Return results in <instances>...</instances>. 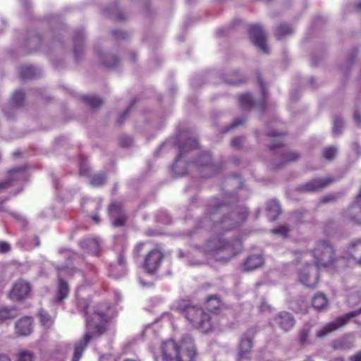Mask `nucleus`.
Returning <instances> with one entry per match:
<instances>
[{
    "mask_svg": "<svg viewBox=\"0 0 361 361\" xmlns=\"http://www.w3.org/2000/svg\"><path fill=\"white\" fill-rule=\"evenodd\" d=\"M182 159H180L178 162L177 163V164L175 166L176 163V159L175 160V162L173 163V169L175 172H176V173H178V171H177V167L180 163V161H181Z\"/></svg>",
    "mask_w": 361,
    "mask_h": 361,
    "instance_id": "obj_62",
    "label": "nucleus"
},
{
    "mask_svg": "<svg viewBox=\"0 0 361 361\" xmlns=\"http://www.w3.org/2000/svg\"><path fill=\"white\" fill-rule=\"evenodd\" d=\"M286 134L285 133L281 132H275L272 131L267 134V137L269 141L271 142V145H269V149L271 151H273L277 148H280L283 147V137Z\"/></svg>",
    "mask_w": 361,
    "mask_h": 361,
    "instance_id": "obj_21",
    "label": "nucleus"
},
{
    "mask_svg": "<svg viewBox=\"0 0 361 361\" xmlns=\"http://www.w3.org/2000/svg\"><path fill=\"white\" fill-rule=\"evenodd\" d=\"M300 157V154L295 151H287L281 154L280 163L275 164L274 169H279L283 166L285 164L295 161Z\"/></svg>",
    "mask_w": 361,
    "mask_h": 361,
    "instance_id": "obj_24",
    "label": "nucleus"
},
{
    "mask_svg": "<svg viewBox=\"0 0 361 361\" xmlns=\"http://www.w3.org/2000/svg\"><path fill=\"white\" fill-rule=\"evenodd\" d=\"M243 242L239 239L227 241L216 235L207 242L205 251L208 253L223 252L227 255L228 259H231L239 254L243 250Z\"/></svg>",
    "mask_w": 361,
    "mask_h": 361,
    "instance_id": "obj_6",
    "label": "nucleus"
},
{
    "mask_svg": "<svg viewBox=\"0 0 361 361\" xmlns=\"http://www.w3.org/2000/svg\"><path fill=\"white\" fill-rule=\"evenodd\" d=\"M89 305L87 300L80 301L79 307L85 314L87 330L83 337L74 344L72 361H80L89 343L106 331V324L109 320V312L111 307L109 302L97 304L93 307L92 312L89 311Z\"/></svg>",
    "mask_w": 361,
    "mask_h": 361,
    "instance_id": "obj_1",
    "label": "nucleus"
},
{
    "mask_svg": "<svg viewBox=\"0 0 361 361\" xmlns=\"http://www.w3.org/2000/svg\"><path fill=\"white\" fill-rule=\"evenodd\" d=\"M175 310L184 315L193 326L203 333L209 332L213 327L211 317L202 309L192 305L190 300H180L175 305Z\"/></svg>",
    "mask_w": 361,
    "mask_h": 361,
    "instance_id": "obj_4",
    "label": "nucleus"
},
{
    "mask_svg": "<svg viewBox=\"0 0 361 361\" xmlns=\"http://www.w3.org/2000/svg\"><path fill=\"white\" fill-rule=\"evenodd\" d=\"M106 181V176L104 173H99L95 174L91 179L90 183L94 187L102 186Z\"/></svg>",
    "mask_w": 361,
    "mask_h": 361,
    "instance_id": "obj_37",
    "label": "nucleus"
},
{
    "mask_svg": "<svg viewBox=\"0 0 361 361\" xmlns=\"http://www.w3.org/2000/svg\"><path fill=\"white\" fill-rule=\"evenodd\" d=\"M112 35L116 39H126L127 37L126 32L122 31L116 30L112 31Z\"/></svg>",
    "mask_w": 361,
    "mask_h": 361,
    "instance_id": "obj_47",
    "label": "nucleus"
},
{
    "mask_svg": "<svg viewBox=\"0 0 361 361\" xmlns=\"http://www.w3.org/2000/svg\"><path fill=\"white\" fill-rule=\"evenodd\" d=\"M349 361H361V350L348 357Z\"/></svg>",
    "mask_w": 361,
    "mask_h": 361,
    "instance_id": "obj_50",
    "label": "nucleus"
},
{
    "mask_svg": "<svg viewBox=\"0 0 361 361\" xmlns=\"http://www.w3.org/2000/svg\"><path fill=\"white\" fill-rule=\"evenodd\" d=\"M197 350L192 342L181 341L179 345L177 361H195Z\"/></svg>",
    "mask_w": 361,
    "mask_h": 361,
    "instance_id": "obj_13",
    "label": "nucleus"
},
{
    "mask_svg": "<svg viewBox=\"0 0 361 361\" xmlns=\"http://www.w3.org/2000/svg\"><path fill=\"white\" fill-rule=\"evenodd\" d=\"M267 210L271 221H274L281 212L279 202L274 200L268 202Z\"/></svg>",
    "mask_w": 361,
    "mask_h": 361,
    "instance_id": "obj_27",
    "label": "nucleus"
},
{
    "mask_svg": "<svg viewBox=\"0 0 361 361\" xmlns=\"http://www.w3.org/2000/svg\"><path fill=\"white\" fill-rule=\"evenodd\" d=\"M312 305L318 311L325 310L328 306L327 298L324 294L318 293L312 298Z\"/></svg>",
    "mask_w": 361,
    "mask_h": 361,
    "instance_id": "obj_26",
    "label": "nucleus"
},
{
    "mask_svg": "<svg viewBox=\"0 0 361 361\" xmlns=\"http://www.w3.org/2000/svg\"><path fill=\"white\" fill-rule=\"evenodd\" d=\"M129 109H126L121 115V116L118 118V121H117V123L118 125H121L123 123L124 119L126 118V116L128 115L129 114Z\"/></svg>",
    "mask_w": 361,
    "mask_h": 361,
    "instance_id": "obj_53",
    "label": "nucleus"
},
{
    "mask_svg": "<svg viewBox=\"0 0 361 361\" xmlns=\"http://www.w3.org/2000/svg\"><path fill=\"white\" fill-rule=\"evenodd\" d=\"M16 334L18 336H29L32 331V320L30 317H24L16 323Z\"/></svg>",
    "mask_w": 361,
    "mask_h": 361,
    "instance_id": "obj_19",
    "label": "nucleus"
},
{
    "mask_svg": "<svg viewBox=\"0 0 361 361\" xmlns=\"http://www.w3.org/2000/svg\"><path fill=\"white\" fill-rule=\"evenodd\" d=\"M221 305V302L217 296L211 295L207 298L206 308L209 312L216 313L220 309Z\"/></svg>",
    "mask_w": 361,
    "mask_h": 361,
    "instance_id": "obj_28",
    "label": "nucleus"
},
{
    "mask_svg": "<svg viewBox=\"0 0 361 361\" xmlns=\"http://www.w3.org/2000/svg\"><path fill=\"white\" fill-rule=\"evenodd\" d=\"M257 334L255 329H249L240 338L238 347V355L240 359H250L252 352L254 339Z\"/></svg>",
    "mask_w": 361,
    "mask_h": 361,
    "instance_id": "obj_8",
    "label": "nucleus"
},
{
    "mask_svg": "<svg viewBox=\"0 0 361 361\" xmlns=\"http://www.w3.org/2000/svg\"><path fill=\"white\" fill-rule=\"evenodd\" d=\"M336 152H337V149L336 147H334V146H329V147H326L324 148V151H323V157L324 158L327 160V161H332L336 155Z\"/></svg>",
    "mask_w": 361,
    "mask_h": 361,
    "instance_id": "obj_38",
    "label": "nucleus"
},
{
    "mask_svg": "<svg viewBox=\"0 0 361 361\" xmlns=\"http://www.w3.org/2000/svg\"><path fill=\"white\" fill-rule=\"evenodd\" d=\"M126 257H125V255L123 252H121L119 253L118 255V263L120 264V265H125L126 264Z\"/></svg>",
    "mask_w": 361,
    "mask_h": 361,
    "instance_id": "obj_54",
    "label": "nucleus"
},
{
    "mask_svg": "<svg viewBox=\"0 0 361 361\" xmlns=\"http://www.w3.org/2000/svg\"><path fill=\"white\" fill-rule=\"evenodd\" d=\"M311 252L318 269L334 267L340 259L336 255L334 245L328 240H317Z\"/></svg>",
    "mask_w": 361,
    "mask_h": 361,
    "instance_id": "obj_5",
    "label": "nucleus"
},
{
    "mask_svg": "<svg viewBox=\"0 0 361 361\" xmlns=\"http://www.w3.org/2000/svg\"><path fill=\"white\" fill-rule=\"evenodd\" d=\"M92 219L97 224L100 221L99 217L97 215L92 216Z\"/></svg>",
    "mask_w": 361,
    "mask_h": 361,
    "instance_id": "obj_64",
    "label": "nucleus"
},
{
    "mask_svg": "<svg viewBox=\"0 0 361 361\" xmlns=\"http://www.w3.org/2000/svg\"><path fill=\"white\" fill-rule=\"evenodd\" d=\"M70 287L68 282L59 274L56 285V292L54 298L55 303H61L69 296Z\"/></svg>",
    "mask_w": 361,
    "mask_h": 361,
    "instance_id": "obj_17",
    "label": "nucleus"
},
{
    "mask_svg": "<svg viewBox=\"0 0 361 361\" xmlns=\"http://www.w3.org/2000/svg\"><path fill=\"white\" fill-rule=\"evenodd\" d=\"M35 73V69L32 66H24L20 70V76L23 79H30L34 77Z\"/></svg>",
    "mask_w": 361,
    "mask_h": 361,
    "instance_id": "obj_39",
    "label": "nucleus"
},
{
    "mask_svg": "<svg viewBox=\"0 0 361 361\" xmlns=\"http://www.w3.org/2000/svg\"><path fill=\"white\" fill-rule=\"evenodd\" d=\"M292 33L293 29L290 25L282 24L276 28L275 35L278 39H281V38Z\"/></svg>",
    "mask_w": 361,
    "mask_h": 361,
    "instance_id": "obj_35",
    "label": "nucleus"
},
{
    "mask_svg": "<svg viewBox=\"0 0 361 361\" xmlns=\"http://www.w3.org/2000/svg\"><path fill=\"white\" fill-rule=\"evenodd\" d=\"M0 361H11V359L7 355L0 353Z\"/></svg>",
    "mask_w": 361,
    "mask_h": 361,
    "instance_id": "obj_60",
    "label": "nucleus"
},
{
    "mask_svg": "<svg viewBox=\"0 0 361 361\" xmlns=\"http://www.w3.org/2000/svg\"><path fill=\"white\" fill-rule=\"evenodd\" d=\"M108 212L111 218L124 214L123 204L120 202H112L108 207Z\"/></svg>",
    "mask_w": 361,
    "mask_h": 361,
    "instance_id": "obj_31",
    "label": "nucleus"
},
{
    "mask_svg": "<svg viewBox=\"0 0 361 361\" xmlns=\"http://www.w3.org/2000/svg\"><path fill=\"white\" fill-rule=\"evenodd\" d=\"M82 99L92 109L98 108L103 104V101L96 96L85 95Z\"/></svg>",
    "mask_w": 361,
    "mask_h": 361,
    "instance_id": "obj_33",
    "label": "nucleus"
},
{
    "mask_svg": "<svg viewBox=\"0 0 361 361\" xmlns=\"http://www.w3.org/2000/svg\"><path fill=\"white\" fill-rule=\"evenodd\" d=\"M345 253L357 264L361 265V238L350 240L345 247Z\"/></svg>",
    "mask_w": 361,
    "mask_h": 361,
    "instance_id": "obj_16",
    "label": "nucleus"
},
{
    "mask_svg": "<svg viewBox=\"0 0 361 361\" xmlns=\"http://www.w3.org/2000/svg\"><path fill=\"white\" fill-rule=\"evenodd\" d=\"M309 330L304 329L299 332L298 340L301 345L307 343L309 337Z\"/></svg>",
    "mask_w": 361,
    "mask_h": 361,
    "instance_id": "obj_44",
    "label": "nucleus"
},
{
    "mask_svg": "<svg viewBox=\"0 0 361 361\" xmlns=\"http://www.w3.org/2000/svg\"><path fill=\"white\" fill-rule=\"evenodd\" d=\"M18 316V310L16 307L0 308V323L8 319H14Z\"/></svg>",
    "mask_w": 361,
    "mask_h": 361,
    "instance_id": "obj_29",
    "label": "nucleus"
},
{
    "mask_svg": "<svg viewBox=\"0 0 361 361\" xmlns=\"http://www.w3.org/2000/svg\"><path fill=\"white\" fill-rule=\"evenodd\" d=\"M117 13H117L116 17L117 20H124L125 19L124 15L121 11H118Z\"/></svg>",
    "mask_w": 361,
    "mask_h": 361,
    "instance_id": "obj_61",
    "label": "nucleus"
},
{
    "mask_svg": "<svg viewBox=\"0 0 361 361\" xmlns=\"http://www.w3.org/2000/svg\"><path fill=\"white\" fill-rule=\"evenodd\" d=\"M83 39V34L82 31H78L75 32L73 37V42L75 44L74 47V55L75 59H78L79 57V51H82V42Z\"/></svg>",
    "mask_w": 361,
    "mask_h": 361,
    "instance_id": "obj_34",
    "label": "nucleus"
},
{
    "mask_svg": "<svg viewBox=\"0 0 361 361\" xmlns=\"http://www.w3.org/2000/svg\"><path fill=\"white\" fill-rule=\"evenodd\" d=\"M343 126V121L340 118H336L334 121V133L338 134L340 133L339 128Z\"/></svg>",
    "mask_w": 361,
    "mask_h": 361,
    "instance_id": "obj_48",
    "label": "nucleus"
},
{
    "mask_svg": "<svg viewBox=\"0 0 361 361\" xmlns=\"http://www.w3.org/2000/svg\"><path fill=\"white\" fill-rule=\"evenodd\" d=\"M198 145V142L195 139H187L179 147L178 154L176 157V163L175 166L177 164L178 161L180 159H183L189 151L197 148Z\"/></svg>",
    "mask_w": 361,
    "mask_h": 361,
    "instance_id": "obj_20",
    "label": "nucleus"
},
{
    "mask_svg": "<svg viewBox=\"0 0 361 361\" xmlns=\"http://www.w3.org/2000/svg\"><path fill=\"white\" fill-rule=\"evenodd\" d=\"M244 140V137H236L232 139L231 145L233 147L240 149L242 145V142Z\"/></svg>",
    "mask_w": 361,
    "mask_h": 361,
    "instance_id": "obj_46",
    "label": "nucleus"
},
{
    "mask_svg": "<svg viewBox=\"0 0 361 361\" xmlns=\"http://www.w3.org/2000/svg\"><path fill=\"white\" fill-rule=\"evenodd\" d=\"M361 314V307L357 310L348 312L347 314L336 318L334 321L326 324L317 332V336L324 338L330 334L337 331L347 324L354 317Z\"/></svg>",
    "mask_w": 361,
    "mask_h": 361,
    "instance_id": "obj_7",
    "label": "nucleus"
},
{
    "mask_svg": "<svg viewBox=\"0 0 361 361\" xmlns=\"http://www.w3.org/2000/svg\"><path fill=\"white\" fill-rule=\"evenodd\" d=\"M290 229L287 226H280L276 228H274L271 231L272 233L281 235L282 236H286L289 232Z\"/></svg>",
    "mask_w": 361,
    "mask_h": 361,
    "instance_id": "obj_43",
    "label": "nucleus"
},
{
    "mask_svg": "<svg viewBox=\"0 0 361 361\" xmlns=\"http://www.w3.org/2000/svg\"><path fill=\"white\" fill-rule=\"evenodd\" d=\"M11 185V183L8 181V180L6 178V180L4 182L0 183V190L1 189H5L8 188Z\"/></svg>",
    "mask_w": 361,
    "mask_h": 361,
    "instance_id": "obj_57",
    "label": "nucleus"
},
{
    "mask_svg": "<svg viewBox=\"0 0 361 361\" xmlns=\"http://www.w3.org/2000/svg\"><path fill=\"white\" fill-rule=\"evenodd\" d=\"M26 169L25 166H20L12 169L8 171L6 178L12 185L13 182L24 180L26 179Z\"/></svg>",
    "mask_w": 361,
    "mask_h": 361,
    "instance_id": "obj_22",
    "label": "nucleus"
},
{
    "mask_svg": "<svg viewBox=\"0 0 361 361\" xmlns=\"http://www.w3.org/2000/svg\"><path fill=\"white\" fill-rule=\"evenodd\" d=\"M238 101L240 107L244 110L250 109L253 106V99L250 94H243L240 95Z\"/></svg>",
    "mask_w": 361,
    "mask_h": 361,
    "instance_id": "obj_32",
    "label": "nucleus"
},
{
    "mask_svg": "<svg viewBox=\"0 0 361 361\" xmlns=\"http://www.w3.org/2000/svg\"><path fill=\"white\" fill-rule=\"evenodd\" d=\"M360 202H361V187H360L358 194L356 195V197L355 198V204H358Z\"/></svg>",
    "mask_w": 361,
    "mask_h": 361,
    "instance_id": "obj_59",
    "label": "nucleus"
},
{
    "mask_svg": "<svg viewBox=\"0 0 361 361\" xmlns=\"http://www.w3.org/2000/svg\"><path fill=\"white\" fill-rule=\"evenodd\" d=\"M118 216L112 221V225L114 227L123 226L127 221V217L125 214L117 215Z\"/></svg>",
    "mask_w": 361,
    "mask_h": 361,
    "instance_id": "obj_42",
    "label": "nucleus"
},
{
    "mask_svg": "<svg viewBox=\"0 0 361 361\" xmlns=\"http://www.w3.org/2000/svg\"><path fill=\"white\" fill-rule=\"evenodd\" d=\"M335 180L336 179L331 177L312 179L305 184L299 185L297 188V190L302 192L319 191L330 185L331 183L335 182Z\"/></svg>",
    "mask_w": 361,
    "mask_h": 361,
    "instance_id": "obj_12",
    "label": "nucleus"
},
{
    "mask_svg": "<svg viewBox=\"0 0 361 361\" xmlns=\"http://www.w3.org/2000/svg\"><path fill=\"white\" fill-rule=\"evenodd\" d=\"M274 321L284 331H288L295 325V319L293 315L286 312H282L276 315Z\"/></svg>",
    "mask_w": 361,
    "mask_h": 361,
    "instance_id": "obj_18",
    "label": "nucleus"
},
{
    "mask_svg": "<svg viewBox=\"0 0 361 361\" xmlns=\"http://www.w3.org/2000/svg\"><path fill=\"white\" fill-rule=\"evenodd\" d=\"M79 173L81 176H88L90 173V169L88 168L80 167Z\"/></svg>",
    "mask_w": 361,
    "mask_h": 361,
    "instance_id": "obj_58",
    "label": "nucleus"
},
{
    "mask_svg": "<svg viewBox=\"0 0 361 361\" xmlns=\"http://www.w3.org/2000/svg\"><path fill=\"white\" fill-rule=\"evenodd\" d=\"M102 64L109 68H114L119 64L120 60L114 55H106L101 58Z\"/></svg>",
    "mask_w": 361,
    "mask_h": 361,
    "instance_id": "obj_36",
    "label": "nucleus"
},
{
    "mask_svg": "<svg viewBox=\"0 0 361 361\" xmlns=\"http://www.w3.org/2000/svg\"><path fill=\"white\" fill-rule=\"evenodd\" d=\"M31 289L32 287L30 283L24 279H20L13 283L8 295L11 300L19 302L29 295Z\"/></svg>",
    "mask_w": 361,
    "mask_h": 361,
    "instance_id": "obj_10",
    "label": "nucleus"
},
{
    "mask_svg": "<svg viewBox=\"0 0 361 361\" xmlns=\"http://www.w3.org/2000/svg\"><path fill=\"white\" fill-rule=\"evenodd\" d=\"M226 204H220L214 200V203L209 205L207 214L213 222L214 227L227 231L235 228L243 224L247 219L248 209L245 207H237L228 216H223Z\"/></svg>",
    "mask_w": 361,
    "mask_h": 361,
    "instance_id": "obj_2",
    "label": "nucleus"
},
{
    "mask_svg": "<svg viewBox=\"0 0 361 361\" xmlns=\"http://www.w3.org/2000/svg\"><path fill=\"white\" fill-rule=\"evenodd\" d=\"M258 82H259V85H260V87L262 88L263 94H264V87H263V82H262V80L261 77H258Z\"/></svg>",
    "mask_w": 361,
    "mask_h": 361,
    "instance_id": "obj_63",
    "label": "nucleus"
},
{
    "mask_svg": "<svg viewBox=\"0 0 361 361\" xmlns=\"http://www.w3.org/2000/svg\"><path fill=\"white\" fill-rule=\"evenodd\" d=\"M131 143H132V140L130 137H123L121 140V145L122 147H128L129 145H130Z\"/></svg>",
    "mask_w": 361,
    "mask_h": 361,
    "instance_id": "obj_51",
    "label": "nucleus"
},
{
    "mask_svg": "<svg viewBox=\"0 0 361 361\" xmlns=\"http://www.w3.org/2000/svg\"><path fill=\"white\" fill-rule=\"evenodd\" d=\"M178 349L179 345L173 340L164 342L161 346L164 361H177Z\"/></svg>",
    "mask_w": 361,
    "mask_h": 361,
    "instance_id": "obj_15",
    "label": "nucleus"
},
{
    "mask_svg": "<svg viewBox=\"0 0 361 361\" xmlns=\"http://www.w3.org/2000/svg\"><path fill=\"white\" fill-rule=\"evenodd\" d=\"M264 264V259L260 255H253L247 258L244 262V269L252 271L256 269Z\"/></svg>",
    "mask_w": 361,
    "mask_h": 361,
    "instance_id": "obj_23",
    "label": "nucleus"
},
{
    "mask_svg": "<svg viewBox=\"0 0 361 361\" xmlns=\"http://www.w3.org/2000/svg\"><path fill=\"white\" fill-rule=\"evenodd\" d=\"M144 252L146 254L143 259L142 268L148 274L157 273L163 262L164 252L157 244L147 240L137 243L133 250L135 257H140Z\"/></svg>",
    "mask_w": 361,
    "mask_h": 361,
    "instance_id": "obj_3",
    "label": "nucleus"
},
{
    "mask_svg": "<svg viewBox=\"0 0 361 361\" xmlns=\"http://www.w3.org/2000/svg\"><path fill=\"white\" fill-rule=\"evenodd\" d=\"M249 36L252 43L264 53H269L267 46V36L262 27L258 24L251 25L249 27Z\"/></svg>",
    "mask_w": 361,
    "mask_h": 361,
    "instance_id": "obj_11",
    "label": "nucleus"
},
{
    "mask_svg": "<svg viewBox=\"0 0 361 361\" xmlns=\"http://www.w3.org/2000/svg\"><path fill=\"white\" fill-rule=\"evenodd\" d=\"M25 99V94L21 90H16L12 94L9 104L12 108L19 107L23 105Z\"/></svg>",
    "mask_w": 361,
    "mask_h": 361,
    "instance_id": "obj_30",
    "label": "nucleus"
},
{
    "mask_svg": "<svg viewBox=\"0 0 361 361\" xmlns=\"http://www.w3.org/2000/svg\"><path fill=\"white\" fill-rule=\"evenodd\" d=\"M34 353L30 351H21L18 354L17 361H34Z\"/></svg>",
    "mask_w": 361,
    "mask_h": 361,
    "instance_id": "obj_41",
    "label": "nucleus"
},
{
    "mask_svg": "<svg viewBox=\"0 0 361 361\" xmlns=\"http://www.w3.org/2000/svg\"><path fill=\"white\" fill-rule=\"evenodd\" d=\"M353 118H354L355 122L357 125H360L361 124V116H360V114L358 113V111H355L354 113Z\"/></svg>",
    "mask_w": 361,
    "mask_h": 361,
    "instance_id": "obj_56",
    "label": "nucleus"
},
{
    "mask_svg": "<svg viewBox=\"0 0 361 361\" xmlns=\"http://www.w3.org/2000/svg\"><path fill=\"white\" fill-rule=\"evenodd\" d=\"M198 169L204 168L209 175L215 173L221 167L212 162V156L209 152H204L194 162Z\"/></svg>",
    "mask_w": 361,
    "mask_h": 361,
    "instance_id": "obj_14",
    "label": "nucleus"
},
{
    "mask_svg": "<svg viewBox=\"0 0 361 361\" xmlns=\"http://www.w3.org/2000/svg\"><path fill=\"white\" fill-rule=\"evenodd\" d=\"M319 272L318 268H314L312 264H307L298 271L300 282L310 288L317 287L319 281Z\"/></svg>",
    "mask_w": 361,
    "mask_h": 361,
    "instance_id": "obj_9",
    "label": "nucleus"
},
{
    "mask_svg": "<svg viewBox=\"0 0 361 361\" xmlns=\"http://www.w3.org/2000/svg\"><path fill=\"white\" fill-rule=\"evenodd\" d=\"M350 220L353 222L355 224L361 225V207H360V215L358 216H351L350 217Z\"/></svg>",
    "mask_w": 361,
    "mask_h": 361,
    "instance_id": "obj_52",
    "label": "nucleus"
},
{
    "mask_svg": "<svg viewBox=\"0 0 361 361\" xmlns=\"http://www.w3.org/2000/svg\"><path fill=\"white\" fill-rule=\"evenodd\" d=\"M335 200H336V197L334 195H326L322 198V202L326 203L330 201H334Z\"/></svg>",
    "mask_w": 361,
    "mask_h": 361,
    "instance_id": "obj_55",
    "label": "nucleus"
},
{
    "mask_svg": "<svg viewBox=\"0 0 361 361\" xmlns=\"http://www.w3.org/2000/svg\"><path fill=\"white\" fill-rule=\"evenodd\" d=\"M40 322L44 326H49L52 324V320L47 312L45 310H41L39 313Z\"/></svg>",
    "mask_w": 361,
    "mask_h": 361,
    "instance_id": "obj_40",
    "label": "nucleus"
},
{
    "mask_svg": "<svg viewBox=\"0 0 361 361\" xmlns=\"http://www.w3.org/2000/svg\"><path fill=\"white\" fill-rule=\"evenodd\" d=\"M245 123V120L244 118L238 119L235 121H233L232 123H231L224 131V133H227L229 130H233L235 128H237L239 126L243 125Z\"/></svg>",
    "mask_w": 361,
    "mask_h": 361,
    "instance_id": "obj_45",
    "label": "nucleus"
},
{
    "mask_svg": "<svg viewBox=\"0 0 361 361\" xmlns=\"http://www.w3.org/2000/svg\"><path fill=\"white\" fill-rule=\"evenodd\" d=\"M80 244L82 248L86 249L89 252L93 255H98L99 252V243L95 238L83 239Z\"/></svg>",
    "mask_w": 361,
    "mask_h": 361,
    "instance_id": "obj_25",
    "label": "nucleus"
},
{
    "mask_svg": "<svg viewBox=\"0 0 361 361\" xmlns=\"http://www.w3.org/2000/svg\"><path fill=\"white\" fill-rule=\"evenodd\" d=\"M11 250V246L4 241L0 242V253H6Z\"/></svg>",
    "mask_w": 361,
    "mask_h": 361,
    "instance_id": "obj_49",
    "label": "nucleus"
}]
</instances>
